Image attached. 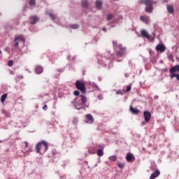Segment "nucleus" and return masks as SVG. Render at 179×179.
<instances>
[{"label": "nucleus", "instance_id": "nucleus-46", "mask_svg": "<svg viewBox=\"0 0 179 179\" xmlns=\"http://www.w3.org/2000/svg\"><path fill=\"white\" fill-rule=\"evenodd\" d=\"M120 61H121V60H118V59H117V62H120Z\"/></svg>", "mask_w": 179, "mask_h": 179}, {"label": "nucleus", "instance_id": "nucleus-42", "mask_svg": "<svg viewBox=\"0 0 179 179\" xmlns=\"http://www.w3.org/2000/svg\"><path fill=\"white\" fill-rule=\"evenodd\" d=\"M142 125H145V122H142Z\"/></svg>", "mask_w": 179, "mask_h": 179}, {"label": "nucleus", "instance_id": "nucleus-22", "mask_svg": "<svg viewBox=\"0 0 179 179\" xmlns=\"http://www.w3.org/2000/svg\"><path fill=\"white\" fill-rule=\"evenodd\" d=\"M96 155L97 156L101 157L103 156V155H104V152L103 151V150L99 149L97 150Z\"/></svg>", "mask_w": 179, "mask_h": 179}, {"label": "nucleus", "instance_id": "nucleus-36", "mask_svg": "<svg viewBox=\"0 0 179 179\" xmlns=\"http://www.w3.org/2000/svg\"><path fill=\"white\" fill-rule=\"evenodd\" d=\"M14 46L15 47V48H17V47H19V42H16Z\"/></svg>", "mask_w": 179, "mask_h": 179}, {"label": "nucleus", "instance_id": "nucleus-17", "mask_svg": "<svg viewBox=\"0 0 179 179\" xmlns=\"http://www.w3.org/2000/svg\"><path fill=\"white\" fill-rule=\"evenodd\" d=\"M31 24H36L38 20V17L34 16L30 17Z\"/></svg>", "mask_w": 179, "mask_h": 179}, {"label": "nucleus", "instance_id": "nucleus-30", "mask_svg": "<svg viewBox=\"0 0 179 179\" xmlns=\"http://www.w3.org/2000/svg\"><path fill=\"white\" fill-rule=\"evenodd\" d=\"M117 167H119L120 169H123L124 168V164H122V163H118L117 164Z\"/></svg>", "mask_w": 179, "mask_h": 179}, {"label": "nucleus", "instance_id": "nucleus-19", "mask_svg": "<svg viewBox=\"0 0 179 179\" xmlns=\"http://www.w3.org/2000/svg\"><path fill=\"white\" fill-rule=\"evenodd\" d=\"M43 67H41V66H38L36 68V73H43Z\"/></svg>", "mask_w": 179, "mask_h": 179}, {"label": "nucleus", "instance_id": "nucleus-41", "mask_svg": "<svg viewBox=\"0 0 179 179\" xmlns=\"http://www.w3.org/2000/svg\"><path fill=\"white\" fill-rule=\"evenodd\" d=\"M95 87H96V89H98V90H99V86L98 85H95Z\"/></svg>", "mask_w": 179, "mask_h": 179}, {"label": "nucleus", "instance_id": "nucleus-7", "mask_svg": "<svg viewBox=\"0 0 179 179\" xmlns=\"http://www.w3.org/2000/svg\"><path fill=\"white\" fill-rule=\"evenodd\" d=\"M85 122H87L88 124H93V122H94V119L93 118V116L91 114L86 115Z\"/></svg>", "mask_w": 179, "mask_h": 179}, {"label": "nucleus", "instance_id": "nucleus-37", "mask_svg": "<svg viewBox=\"0 0 179 179\" xmlns=\"http://www.w3.org/2000/svg\"><path fill=\"white\" fill-rule=\"evenodd\" d=\"M113 47H117V42L113 41Z\"/></svg>", "mask_w": 179, "mask_h": 179}, {"label": "nucleus", "instance_id": "nucleus-10", "mask_svg": "<svg viewBox=\"0 0 179 179\" xmlns=\"http://www.w3.org/2000/svg\"><path fill=\"white\" fill-rule=\"evenodd\" d=\"M156 50L160 52H164L166 51V46H164V45L159 44L156 46Z\"/></svg>", "mask_w": 179, "mask_h": 179}, {"label": "nucleus", "instance_id": "nucleus-25", "mask_svg": "<svg viewBox=\"0 0 179 179\" xmlns=\"http://www.w3.org/2000/svg\"><path fill=\"white\" fill-rule=\"evenodd\" d=\"M78 122H79V120H78V118H76V117H74V118L73 119V123L75 125H76V124H78Z\"/></svg>", "mask_w": 179, "mask_h": 179}, {"label": "nucleus", "instance_id": "nucleus-9", "mask_svg": "<svg viewBox=\"0 0 179 179\" xmlns=\"http://www.w3.org/2000/svg\"><path fill=\"white\" fill-rule=\"evenodd\" d=\"M160 176V171H159L158 169L155 170L154 171V173H152L150 176V179H155L157 178V177H159Z\"/></svg>", "mask_w": 179, "mask_h": 179}, {"label": "nucleus", "instance_id": "nucleus-29", "mask_svg": "<svg viewBox=\"0 0 179 179\" xmlns=\"http://www.w3.org/2000/svg\"><path fill=\"white\" fill-rule=\"evenodd\" d=\"M8 66H13V60L8 61Z\"/></svg>", "mask_w": 179, "mask_h": 179}, {"label": "nucleus", "instance_id": "nucleus-16", "mask_svg": "<svg viewBox=\"0 0 179 179\" xmlns=\"http://www.w3.org/2000/svg\"><path fill=\"white\" fill-rule=\"evenodd\" d=\"M14 41L16 43V41H22V43H23V44H24V38H23V36H15Z\"/></svg>", "mask_w": 179, "mask_h": 179}, {"label": "nucleus", "instance_id": "nucleus-39", "mask_svg": "<svg viewBox=\"0 0 179 179\" xmlns=\"http://www.w3.org/2000/svg\"><path fill=\"white\" fill-rule=\"evenodd\" d=\"M103 31H105V33L107 31V29L106 27L102 28Z\"/></svg>", "mask_w": 179, "mask_h": 179}, {"label": "nucleus", "instance_id": "nucleus-14", "mask_svg": "<svg viewBox=\"0 0 179 179\" xmlns=\"http://www.w3.org/2000/svg\"><path fill=\"white\" fill-rule=\"evenodd\" d=\"M133 159H135V157L134 155H132V153L129 152L126 156V160L127 162H131Z\"/></svg>", "mask_w": 179, "mask_h": 179}, {"label": "nucleus", "instance_id": "nucleus-32", "mask_svg": "<svg viewBox=\"0 0 179 179\" xmlns=\"http://www.w3.org/2000/svg\"><path fill=\"white\" fill-rule=\"evenodd\" d=\"M73 94L75 96H79V91H78V90L74 91Z\"/></svg>", "mask_w": 179, "mask_h": 179}, {"label": "nucleus", "instance_id": "nucleus-40", "mask_svg": "<svg viewBox=\"0 0 179 179\" xmlns=\"http://www.w3.org/2000/svg\"><path fill=\"white\" fill-rule=\"evenodd\" d=\"M177 80H179V74H176Z\"/></svg>", "mask_w": 179, "mask_h": 179}, {"label": "nucleus", "instance_id": "nucleus-44", "mask_svg": "<svg viewBox=\"0 0 179 179\" xmlns=\"http://www.w3.org/2000/svg\"><path fill=\"white\" fill-rule=\"evenodd\" d=\"M157 97H159V96H155V99H157Z\"/></svg>", "mask_w": 179, "mask_h": 179}, {"label": "nucleus", "instance_id": "nucleus-51", "mask_svg": "<svg viewBox=\"0 0 179 179\" xmlns=\"http://www.w3.org/2000/svg\"><path fill=\"white\" fill-rule=\"evenodd\" d=\"M114 1H118V0H114Z\"/></svg>", "mask_w": 179, "mask_h": 179}, {"label": "nucleus", "instance_id": "nucleus-23", "mask_svg": "<svg viewBox=\"0 0 179 179\" xmlns=\"http://www.w3.org/2000/svg\"><path fill=\"white\" fill-rule=\"evenodd\" d=\"M82 5L83 8H87V6H89V3L86 0H83L82 1Z\"/></svg>", "mask_w": 179, "mask_h": 179}, {"label": "nucleus", "instance_id": "nucleus-24", "mask_svg": "<svg viewBox=\"0 0 179 179\" xmlns=\"http://www.w3.org/2000/svg\"><path fill=\"white\" fill-rule=\"evenodd\" d=\"M29 5V6H36V0H30Z\"/></svg>", "mask_w": 179, "mask_h": 179}, {"label": "nucleus", "instance_id": "nucleus-15", "mask_svg": "<svg viewBox=\"0 0 179 179\" xmlns=\"http://www.w3.org/2000/svg\"><path fill=\"white\" fill-rule=\"evenodd\" d=\"M179 72V64L174 66L173 67L170 69V73H174V72Z\"/></svg>", "mask_w": 179, "mask_h": 179}, {"label": "nucleus", "instance_id": "nucleus-1", "mask_svg": "<svg viewBox=\"0 0 179 179\" xmlns=\"http://www.w3.org/2000/svg\"><path fill=\"white\" fill-rule=\"evenodd\" d=\"M74 106L76 110H82L85 107H89V103H87V98L85 95H80L75 99Z\"/></svg>", "mask_w": 179, "mask_h": 179}, {"label": "nucleus", "instance_id": "nucleus-3", "mask_svg": "<svg viewBox=\"0 0 179 179\" xmlns=\"http://www.w3.org/2000/svg\"><path fill=\"white\" fill-rule=\"evenodd\" d=\"M138 3H145L146 6L145 10L148 13H150L153 10V1L152 0H140L138 1Z\"/></svg>", "mask_w": 179, "mask_h": 179}, {"label": "nucleus", "instance_id": "nucleus-50", "mask_svg": "<svg viewBox=\"0 0 179 179\" xmlns=\"http://www.w3.org/2000/svg\"><path fill=\"white\" fill-rule=\"evenodd\" d=\"M7 117H10V115H7Z\"/></svg>", "mask_w": 179, "mask_h": 179}, {"label": "nucleus", "instance_id": "nucleus-49", "mask_svg": "<svg viewBox=\"0 0 179 179\" xmlns=\"http://www.w3.org/2000/svg\"><path fill=\"white\" fill-rule=\"evenodd\" d=\"M99 99H101V97L99 96Z\"/></svg>", "mask_w": 179, "mask_h": 179}, {"label": "nucleus", "instance_id": "nucleus-6", "mask_svg": "<svg viewBox=\"0 0 179 179\" xmlns=\"http://www.w3.org/2000/svg\"><path fill=\"white\" fill-rule=\"evenodd\" d=\"M143 114L145 122H149V121H150V117H152L150 112L145 110L143 112Z\"/></svg>", "mask_w": 179, "mask_h": 179}, {"label": "nucleus", "instance_id": "nucleus-45", "mask_svg": "<svg viewBox=\"0 0 179 179\" xmlns=\"http://www.w3.org/2000/svg\"><path fill=\"white\" fill-rule=\"evenodd\" d=\"M153 37H155V33H152Z\"/></svg>", "mask_w": 179, "mask_h": 179}, {"label": "nucleus", "instance_id": "nucleus-11", "mask_svg": "<svg viewBox=\"0 0 179 179\" xmlns=\"http://www.w3.org/2000/svg\"><path fill=\"white\" fill-rule=\"evenodd\" d=\"M141 36L145 38H148V40H150V35L148 33V31L143 29L141 31Z\"/></svg>", "mask_w": 179, "mask_h": 179}, {"label": "nucleus", "instance_id": "nucleus-8", "mask_svg": "<svg viewBox=\"0 0 179 179\" xmlns=\"http://www.w3.org/2000/svg\"><path fill=\"white\" fill-rule=\"evenodd\" d=\"M95 6L96 9H98L99 10H101V9H103V1H101V0H96L95 3Z\"/></svg>", "mask_w": 179, "mask_h": 179}, {"label": "nucleus", "instance_id": "nucleus-34", "mask_svg": "<svg viewBox=\"0 0 179 179\" xmlns=\"http://www.w3.org/2000/svg\"><path fill=\"white\" fill-rule=\"evenodd\" d=\"M130 90H131V85H128V86L127 87V90H126V92H130Z\"/></svg>", "mask_w": 179, "mask_h": 179}, {"label": "nucleus", "instance_id": "nucleus-47", "mask_svg": "<svg viewBox=\"0 0 179 179\" xmlns=\"http://www.w3.org/2000/svg\"><path fill=\"white\" fill-rule=\"evenodd\" d=\"M0 54H2V52H1V50H0Z\"/></svg>", "mask_w": 179, "mask_h": 179}, {"label": "nucleus", "instance_id": "nucleus-26", "mask_svg": "<svg viewBox=\"0 0 179 179\" xmlns=\"http://www.w3.org/2000/svg\"><path fill=\"white\" fill-rule=\"evenodd\" d=\"M109 160H112V162H115V160H117V157L116 156L110 157Z\"/></svg>", "mask_w": 179, "mask_h": 179}, {"label": "nucleus", "instance_id": "nucleus-27", "mask_svg": "<svg viewBox=\"0 0 179 179\" xmlns=\"http://www.w3.org/2000/svg\"><path fill=\"white\" fill-rule=\"evenodd\" d=\"M114 17V15H113V14H109L107 16V20H111V19H113Z\"/></svg>", "mask_w": 179, "mask_h": 179}, {"label": "nucleus", "instance_id": "nucleus-4", "mask_svg": "<svg viewBox=\"0 0 179 179\" xmlns=\"http://www.w3.org/2000/svg\"><path fill=\"white\" fill-rule=\"evenodd\" d=\"M119 50L117 52L116 57L117 58H122L127 55V48L123 47L122 44L118 45Z\"/></svg>", "mask_w": 179, "mask_h": 179}, {"label": "nucleus", "instance_id": "nucleus-38", "mask_svg": "<svg viewBox=\"0 0 179 179\" xmlns=\"http://www.w3.org/2000/svg\"><path fill=\"white\" fill-rule=\"evenodd\" d=\"M25 148H27L29 146V143L27 141H24Z\"/></svg>", "mask_w": 179, "mask_h": 179}, {"label": "nucleus", "instance_id": "nucleus-33", "mask_svg": "<svg viewBox=\"0 0 179 179\" xmlns=\"http://www.w3.org/2000/svg\"><path fill=\"white\" fill-rule=\"evenodd\" d=\"M176 77H177V74L172 73V74L171 75V79H173V78H176Z\"/></svg>", "mask_w": 179, "mask_h": 179}, {"label": "nucleus", "instance_id": "nucleus-12", "mask_svg": "<svg viewBox=\"0 0 179 179\" xmlns=\"http://www.w3.org/2000/svg\"><path fill=\"white\" fill-rule=\"evenodd\" d=\"M140 19L141 20H142V22H143L146 24H149V23H150V18L149 17L141 16Z\"/></svg>", "mask_w": 179, "mask_h": 179}, {"label": "nucleus", "instance_id": "nucleus-13", "mask_svg": "<svg viewBox=\"0 0 179 179\" xmlns=\"http://www.w3.org/2000/svg\"><path fill=\"white\" fill-rule=\"evenodd\" d=\"M166 9L169 13H171V15H173V13H174V6L171 5H167Z\"/></svg>", "mask_w": 179, "mask_h": 179}, {"label": "nucleus", "instance_id": "nucleus-43", "mask_svg": "<svg viewBox=\"0 0 179 179\" xmlns=\"http://www.w3.org/2000/svg\"><path fill=\"white\" fill-rule=\"evenodd\" d=\"M20 78H21V79H23V76H20Z\"/></svg>", "mask_w": 179, "mask_h": 179}, {"label": "nucleus", "instance_id": "nucleus-31", "mask_svg": "<svg viewBox=\"0 0 179 179\" xmlns=\"http://www.w3.org/2000/svg\"><path fill=\"white\" fill-rule=\"evenodd\" d=\"M116 94H121V95H122V94H123V92H122V91H121V90H117V91L116 92Z\"/></svg>", "mask_w": 179, "mask_h": 179}, {"label": "nucleus", "instance_id": "nucleus-18", "mask_svg": "<svg viewBox=\"0 0 179 179\" xmlns=\"http://www.w3.org/2000/svg\"><path fill=\"white\" fill-rule=\"evenodd\" d=\"M130 111L133 113V114H138L139 113V110L136 109V108H134L132 106H130Z\"/></svg>", "mask_w": 179, "mask_h": 179}, {"label": "nucleus", "instance_id": "nucleus-35", "mask_svg": "<svg viewBox=\"0 0 179 179\" xmlns=\"http://www.w3.org/2000/svg\"><path fill=\"white\" fill-rule=\"evenodd\" d=\"M48 108V106H47V105H45L43 107V110H44L45 111H47V109Z\"/></svg>", "mask_w": 179, "mask_h": 179}, {"label": "nucleus", "instance_id": "nucleus-21", "mask_svg": "<svg viewBox=\"0 0 179 179\" xmlns=\"http://www.w3.org/2000/svg\"><path fill=\"white\" fill-rule=\"evenodd\" d=\"M71 29H73L74 30H76L77 29H79L80 26L78 24H73L70 26Z\"/></svg>", "mask_w": 179, "mask_h": 179}, {"label": "nucleus", "instance_id": "nucleus-28", "mask_svg": "<svg viewBox=\"0 0 179 179\" xmlns=\"http://www.w3.org/2000/svg\"><path fill=\"white\" fill-rule=\"evenodd\" d=\"M49 16H50V17H51V19L52 20H55V19H57V17H55V15H54V14H52V13H50Z\"/></svg>", "mask_w": 179, "mask_h": 179}, {"label": "nucleus", "instance_id": "nucleus-20", "mask_svg": "<svg viewBox=\"0 0 179 179\" xmlns=\"http://www.w3.org/2000/svg\"><path fill=\"white\" fill-rule=\"evenodd\" d=\"M6 97H8V94H3L1 96V101L2 103H4L5 102V100H6Z\"/></svg>", "mask_w": 179, "mask_h": 179}, {"label": "nucleus", "instance_id": "nucleus-2", "mask_svg": "<svg viewBox=\"0 0 179 179\" xmlns=\"http://www.w3.org/2000/svg\"><path fill=\"white\" fill-rule=\"evenodd\" d=\"M36 153H41V155H44L45 152L48 150V143L45 141H42L39 142L36 145Z\"/></svg>", "mask_w": 179, "mask_h": 179}, {"label": "nucleus", "instance_id": "nucleus-5", "mask_svg": "<svg viewBox=\"0 0 179 179\" xmlns=\"http://www.w3.org/2000/svg\"><path fill=\"white\" fill-rule=\"evenodd\" d=\"M76 87H77V89L78 90H80V92L85 94V93H86V86L85 83H83V81L80 80H77L76 82Z\"/></svg>", "mask_w": 179, "mask_h": 179}, {"label": "nucleus", "instance_id": "nucleus-48", "mask_svg": "<svg viewBox=\"0 0 179 179\" xmlns=\"http://www.w3.org/2000/svg\"><path fill=\"white\" fill-rule=\"evenodd\" d=\"M99 99H101V97L99 96Z\"/></svg>", "mask_w": 179, "mask_h": 179}]
</instances>
